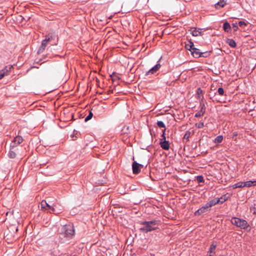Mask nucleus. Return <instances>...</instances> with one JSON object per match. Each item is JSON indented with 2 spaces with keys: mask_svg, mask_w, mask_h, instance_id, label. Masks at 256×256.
I'll return each instance as SVG.
<instances>
[{
  "mask_svg": "<svg viewBox=\"0 0 256 256\" xmlns=\"http://www.w3.org/2000/svg\"><path fill=\"white\" fill-rule=\"evenodd\" d=\"M12 68H13L12 66H10V65L7 66H5V68L4 69H2V70H1L0 71L4 73V76H8L10 74Z\"/></svg>",
  "mask_w": 256,
  "mask_h": 256,
  "instance_id": "nucleus-12",
  "label": "nucleus"
},
{
  "mask_svg": "<svg viewBox=\"0 0 256 256\" xmlns=\"http://www.w3.org/2000/svg\"><path fill=\"white\" fill-rule=\"evenodd\" d=\"M57 87H58V85L56 86H54L51 89H50L49 88V93L54 91L55 90H56L57 88Z\"/></svg>",
  "mask_w": 256,
  "mask_h": 256,
  "instance_id": "nucleus-40",
  "label": "nucleus"
},
{
  "mask_svg": "<svg viewBox=\"0 0 256 256\" xmlns=\"http://www.w3.org/2000/svg\"><path fill=\"white\" fill-rule=\"evenodd\" d=\"M238 24H239L240 26L242 27V26H246V23L244 22V21H240V22H238Z\"/></svg>",
  "mask_w": 256,
  "mask_h": 256,
  "instance_id": "nucleus-38",
  "label": "nucleus"
},
{
  "mask_svg": "<svg viewBox=\"0 0 256 256\" xmlns=\"http://www.w3.org/2000/svg\"><path fill=\"white\" fill-rule=\"evenodd\" d=\"M211 200L212 202L214 203V205H216L217 204L220 203V200L218 199V198H214V199L212 200Z\"/></svg>",
  "mask_w": 256,
  "mask_h": 256,
  "instance_id": "nucleus-34",
  "label": "nucleus"
},
{
  "mask_svg": "<svg viewBox=\"0 0 256 256\" xmlns=\"http://www.w3.org/2000/svg\"><path fill=\"white\" fill-rule=\"evenodd\" d=\"M202 93V90L200 88H198L197 90V94L200 96V94Z\"/></svg>",
  "mask_w": 256,
  "mask_h": 256,
  "instance_id": "nucleus-39",
  "label": "nucleus"
},
{
  "mask_svg": "<svg viewBox=\"0 0 256 256\" xmlns=\"http://www.w3.org/2000/svg\"><path fill=\"white\" fill-rule=\"evenodd\" d=\"M242 188L244 187H246V182H242Z\"/></svg>",
  "mask_w": 256,
  "mask_h": 256,
  "instance_id": "nucleus-42",
  "label": "nucleus"
},
{
  "mask_svg": "<svg viewBox=\"0 0 256 256\" xmlns=\"http://www.w3.org/2000/svg\"><path fill=\"white\" fill-rule=\"evenodd\" d=\"M190 132H186L184 136V138L188 140L190 136Z\"/></svg>",
  "mask_w": 256,
  "mask_h": 256,
  "instance_id": "nucleus-36",
  "label": "nucleus"
},
{
  "mask_svg": "<svg viewBox=\"0 0 256 256\" xmlns=\"http://www.w3.org/2000/svg\"><path fill=\"white\" fill-rule=\"evenodd\" d=\"M226 4V0H220L215 4V8L217 9L223 8Z\"/></svg>",
  "mask_w": 256,
  "mask_h": 256,
  "instance_id": "nucleus-11",
  "label": "nucleus"
},
{
  "mask_svg": "<svg viewBox=\"0 0 256 256\" xmlns=\"http://www.w3.org/2000/svg\"><path fill=\"white\" fill-rule=\"evenodd\" d=\"M160 145L161 148L164 150H168L170 148L169 142L168 140L161 141Z\"/></svg>",
  "mask_w": 256,
  "mask_h": 256,
  "instance_id": "nucleus-13",
  "label": "nucleus"
},
{
  "mask_svg": "<svg viewBox=\"0 0 256 256\" xmlns=\"http://www.w3.org/2000/svg\"><path fill=\"white\" fill-rule=\"evenodd\" d=\"M192 55L195 58L206 57L208 54L207 52H202L200 50L194 48L191 52Z\"/></svg>",
  "mask_w": 256,
  "mask_h": 256,
  "instance_id": "nucleus-5",
  "label": "nucleus"
},
{
  "mask_svg": "<svg viewBox=\"0 0 256 256\" xmlns=\"http://www.w3.org/2000/svg\"><path fill=\"white\" fill-rule=\"evenodd\" d=\"M14 140L16 143V144H20L23 141V138L22 136H17L14 139Z\"/></svg>",
  "mask_w": 256,
  "mask_h": 256,
  "instance_id": "nucleus-22",
  "label": "nucleus"
},
{
  "mask_svg": "<svg viewBox=\"0 0 256 256\" xmlns=\"http://www.w3.org/2000/svg\"><path fill=\"white\" fill-rule=\"evenodd\" d=\"M232 27L234 28V31H236L238 29V26L236 23H233L232 24Z\"/></svg>",
  "mask_w": 256,
  "mask_h": 256,
  "instance_id": "nucleus-37",
  "label": "nucleus"
},
{
  "mask_svg": "<svg viewBox=\"0 0 256 256\" xmlns=\"http://www.w3.org/2000/svg\"><path fill=\"white\" fill-rule=\"evenodd\" d=\"M209 208L208 206L206 204L204 206H202L201 208L197 210L195 213V216H200L202 214L205 213L208 211Z\"/></svg>",
  "mask_w": 256,
  "mask_h": 256,
  "instance_id": "nucleus-6",
  "label": "nucleus"
},
{
  "mask_svg": "<svg viewBox=\"0 0 256 256\" xmlns=\"http://www.w3.org/2000/svg\"><path fill=\"white\" fill-rule=\"evenodd\" d=\"M246 187L249 188L252 186H256V180L252 181L249 180L246 182Z\"/></svg>",
  "mask_w": 256,
  "mask_h": 256,
  "instance_id": "nucleus-21",
  "label": "nucleus"
},
{
  "mask_svg": "<svg viewBox=\"0 0 256 256\" xmlns=\"http://www.w3.org/2000/svg\"><path fill=\"white\" fill-rule=\"evenodd\" d=\"M62 212V210L58 208L56 205H54V206H50L49 205V212L52 213L54 214H58Z\"/></svg>",
  "mask_w": 256,
  "mask_h": 256,
  "instance_id": "nucleus-7",
  "label": "nucleus"
},
{
  "mask_svg": "<svg viewBox=\"0 0 256 256\" xmlns=\"http://www.w3.org/2000/svg\"><path fill=\"white\" fill-rule=\"evenodd\" d=\"M160 64H156L148 70V72H147V74H153L155 73L160 69Z\"/></svg>",
  "mask_w": 256,
  "mask_h": 256,
  "instance_id": "nucleus-15",
  "label": "nucleus"
},
{
  "mask_svg": "<svg viewBox=\"0 0 256 256\" xmlns=\"http://www.w3.org/2000/svg\"><path fill=\"white\" fill-rule=\"evenodd\" d=\"M157 224V221L152 220L148 222H142V224L144 226L143 227L140 228V230L145 232H151L156 229V228L154 226Z\"/></svg>",
  "mask_w": 256,
  "mask_h": 256,
  "instance_id": "nucleus-2",
  "label": "nucleus"
},
{
  "mask_svg": "<svg viewBox=\"0 0 256 256\" xmlns=\"http://www.w3.org/2000/svg\"><path fill=\"white\" fill-rule=\"evenodd\" d=\"M48 42V39L46 38L44 40H43L42 44L38 52V54L41 53L43 52V50L45 49L46 47L47 46Z\"/></svg>",
  "mask_w": 256,
  "mask_h": 256,
  "instance_id": "nucleus-10",
  "label": "nucleus"
},
{
  "mask_svg": "<svg viewBox=\"0 0 256 256\" xmlns=\"http://www.w3.org/2000/svg\"><path fill=\"white\" fill-rule=\"evenodd\" d=\"M4 76V73L2 72L1 71H0V80Z\"/></svg>",
  "mask_w": 256,
  "mask_h": 256,
  "instance_id": "nucleus-41",
  "label": "nucleus"
},
{
  "mask_svg": "<svg viewBox=\"0 0 256 256\" xmlns=\"http://www.w3.org/2000/svg\"><path fill=\"white\" fill-rule=\"evenodd\" d=\"M194 44L192 42H190L189 44H186V48L192 52V49L194 48Z\"/></svg>",
  "mask_w": 256,
  "mask_h": 256,
  "instance_id": "nucleus-23",
  "label": "nucleus"
},
{
  "mask_svg": "<svg viewBox=\"0 0 256 256\" xmlns=\"http://www.w3.org/2000/svg\"><path fill=\"white\" fill-rule=\"evenodd\" d=\"M218 199L220 200V203L222 204L228 200V196L225 194Z\"/></svg>",
  "mask_w": 256,
  "mask_h": 256,
  "instance_id": "nucleus-24",
  "label": "nucleus"
},
{
  "mask_svg": "<svg viewBox=\"0 0 256 256\" xmlns=\"http://www.w3.org/2000/svg\"><path fill=\"white\" fill-rule=\"evenodd\" d=\"M200 106H201L200 110L195 114V116L197 118L202 116L205 112L206 108L204 104H200Z\"/></svg>",
  "mask_w": 256,
  "mask_h": 256,
  "instance_id": "nucleus-9",
  "label": "nucleus"
},
{
  "mask_svg": "<svg viewBox=\"0 0 256 256\" xmlns=\"http://www.w3.org/2000/svg\"><path fill=\"white\" fill-rule=\"evenodd\" d=\"M196 180L198 183H200L204 182V179L202 176H198L196 177Z\"/></svg>",
  "mask_w": 256,
  "mask_h": 256,
  "instance_id": "nucleus-27",
  "label": "nucleus"
},
{
  "mask_svg": "<svg viewBox=\"0 0 256 256\" xmlns=\"http://www.w3.org/2000/svg\"><path fill=\"white\" fill-rule=\"evenodd\" d=\"M223 140V137L222 136H218L214 140V142L216 143H220L222 142Z\"/></svg>",
  "mask_w": 256,
  "mask_h": 256,
  "instance_id": "nucleus-26",
  "label": "nucleus"
},
{
  "mask_svg": "<svg viewBox=\"0 0 256 256\" xmlns=\"http://www.w3.org/2000/svg\"><path fill=\"white\" fill-rule=\"evenodd\" d=\"M75 234L74 226L71 224H68L64 226L60 232V238L62 239L66 240L71 239Z\"/></svg>",
  "mask_w": 256,
  "mask_h": 256,
  "instance_id": "nucleus-1",
  "label": "nucleus"
},
{
  "mask_svg": "<svg viewBox=\"0 0 256 256\" xmlns=\"http://www.w3.org/2000/svg\"><path fill=\"white\" fill-rule=\"evenodd\" d=\"M41 209L44 210H46L47 208L48 207V203H47L46 200L42 201L40 204Z\"/></svg>",
  "mask_w": 256,
  "mask_h": 256,
  "instance_id": "nucleus-18",
  "label": "nucleus"
},
{
  "mask_svg": "<svg viewBox=\"0 0 256 256\" xmlns=\"http://www.w3.org/2000/svg\"><path fill=\"white\" fill-rule=\"evenodd\" d=\"M223 28L225 32H228L230 30L231 27L228 22H226L224 24Z\"/></svg>",
  "mask_w": 256,
  "mask_h": 256,
  "instance_id": "nucleus-20",
  "label": "nucleus"
},
{
  "mask_svg": "<svg viewBox=\"0 0 256 256\" xmlns=\"http://www.w3.org/2000/svg\"><path fill=\"white\" fill-rule=\"evenodd\" d=\"M157 126H158V127H159L160 128H165V125L162 121H158L157 122Z\"/></svg>",
  "mask_w": 256,
  "mask_h": 256,
  "instance_id": "nucleus-28",
  "label": "nucleus"
},
{
  "mask_svg": "<svg viewBox=\"0 0 256 256\" xmlns=\"http://www.w3.org/2000/svg\"><path fill=\"white\" fill-rule=\"evenodd\" d=\"M206 204L208 206L209 208H211L212 206H214V203L212 202V200L208 202Z\"/></svg>",
  "mask_w": 256,
  "mask_h": 256,
  "instance_id": "nucleus-35",
  "label": "nucleus"
},
{
  "mask_svg": "<svg viewBox=\"0 0 256 256\" xmlns=\"http://www.w3.org/2000/svg\"><path fill=\"white\" fill-rule=\"evenodd\" d=\"M216 247V244L214 243H212L210 246L209 250H208V256H214V254H215V250Z\"/></svg>",
  "mask_w": 256,
  "mask_h": 256,
  "instance_id": "nucleus-14",
  "label": "nucleus"
},
{
  "mask_svg": "<svg viewBox=\"0 0 256 256\" xmlns=\"http://www.w3.org/2000/svg\"><path fill=\"white\" fill-rule=\"evenodd\" d=\"M74 256H75V255H74Z\"/></svg>",
  "mask_w": 256,
  "mask_h": 256,
  "instance_id": "nucleus-43",
  "label": "nucleus"
},
{
  "mask_svg": "<svg viewBox=\"0 0 256 256\" xmlns=\"http://www.w3.org/2000/svg\"><path fill=\"white\" fill-rule=\"evenodd\" d=\"M242 182H240L238 183H236L233 185V186H232L233 188L235 189L236 188H242Z\"/></svg>",
  "mask_w": 256,
  "mask_h": 256,
  "instance_id": "nucleus-25",
  "label": "nucleus"
},
{
  "mask_svg": "<svg viewBox=\"0 0 256 256\" xmlns=\"http://www.w3.org/2000/svg\"><path fill=\"white\" fill-rule=\"evenodd\" d=\"M226 42L232 48H235L236 46V42L232 39H228Z\"/></svg>",
  "mask_w": 256,
  "mask_h": 256,
  "instance_id": "nucleus-19",
  "label": "nucleus"
},
{
  "mask_svg": "<svg viewBox=\"0 0 256 256\" xmlns=\"http://www.w3.org/2000/svg\"><path fill=\"white\" fill-rule=\"evenodd\" d=\"M190 34L194 36H198L202 35V32L200 29L197 30L196 28H194V30H190Z\"/></svg>",
  "mask_w": 256,
  "mask_h": 256,
  "instance_id": "nucleus-16",
  "label": "nucleus"
},
{
  "mask_svg": "<svg viewBox=\"0 0 256 256\" xmlns=\"http://www.w3.org/2000/svg\"><path fill=\"white\" fill-rule=\"evenodd\" d=\"M93 114L91 112H90L86 118L85 121L87 122L90 120L92 117Z\"/></svg>",
  "mask_w": 256,
  "mask_h": 256,
  "instance_id": "nucleus-30",
  "label": "nucleus"
},
{
  "mask_svg": "<svg viewBox=\"0 0 256 256\" xmlns=\"http://www.w3.org/2000/svg\"><path fill=\"white\" fill-rule=\"evenodd\" d=\"M132 160H134L132 164V172L134 174H138L140 172L141 169L144 168V166L135 161L134 156H133Z\"/></svg>",
  "mask_w": 256,
  "mask_h": 256,
  "instance_id": "nucleus-4",
  "label": "nucleus"
},
{
  "mask_svg": "<svg viewBox=\"0 0 256 256\" xmlns=\"http://www.w3.org/2000/svg\"><path fill=\"white\" fill-rule=\"evenodd\" d=\"M218 92L220 96H223L224 94V90L222 88H218Z\"/></svg>",
  "mask_w": 256,
  "mask_h": 256,
  "instance_id": "nucleus-31",
  "label": "nucleus"
},
{
  "mask_svg": "<svg viewBox=\"0 0 256 256\" xmlns=\"http://www.w3.org/2000/svg\"><path fill=\"white\" fill-rule=\"evenodd\" d=\"M8 156L10 158H14L16 156L15 150L14 148H10V150L8 153Z\"/></svg>",
  "mask_w": 256,
  "mask_h": 256,
  "instance_id": "nucleus-17",
  "label": "nucleus"
},
{
  "mask_svg": "<svg viewBox=\"0 0 256 256\" xmlns=\"http://www.w3.org/2000/svg\"><path fill=\"white\" fill-rule=\"evenodd\" d=\"M196 126L198 128H202L204 126V124L203 122H200L196 123Z\"/></svg>",
  "mask_w": 256,
  "mask_h": 256,
  "instance_id": "nucleus-32",
  "label": "nucleus"
},
{
  "mask_svg": "<svg viewBox=\"0 0 256 256\" xmlns=\"http://www.w3.org/2000/svg\"><path fill=\"white\" fill-rule=\"evenodd\" d=\"M165 132H166V128H164V130H162V140H166V136H165Z\"/></svg>",
  "mask_w": 256,
  "mask_h": 256,
  "instance_id": "nucleus-33",
  "label": "nucleus"
},
{
  "mask_svg": "<svg viewBox=\"0 0 256 256\" xmlns=\"http://www.w3.org/2000/svg\"><path fill=\"white\" fill-rule=\"evenodd\" d=\"M231 222L233 224L242 229H246L249 226L248 222L243 219L233 218L231 220Z\"/></svg>",
  "mask_w": 256,
  "mask_h": 256,
  "instance_id": "nucleus-3",
  "label": "nucleus"
},
{
  "mask_svg": "<svg viewBox=\"0 0 256 256\" xmlns=\"http://www.w3.org/2000/svg\"><path fill=\"white\" fill-rule=\"evenodd\" d=\"M18 145L16 144V143L13 140L12 142L10 143V148L14 149Z\"/></svg>",
  "mask_w": 256,
  "mask_h": 256,
  "instance_id": "nucleus-29",
  "label": "nucleus"
},
{
  "mask_svg": "<svg viewBox=\"0 0 256 256\" xmlns=\"http://www.w3.org/2000/svg\"><path fill=\"white\" fill-rule=\"evenodd\" d=\"M58 42V36L53 34L50 36V38H49V43L50 42L51 45L56 44Z\"/></svg>",
  "mask_w": 256,
  "mask_h": 256,
  "instance_id": "nucleus-8",
  "label": "nucleus"
}]
</instances>
